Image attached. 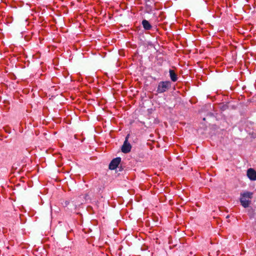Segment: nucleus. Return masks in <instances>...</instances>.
<instances>
[{
  "label": "nucleus",
  "mask_w": 256,
  "mask_h": 256,
  "mask_svg": "<svg viewBox=\"0 0 256 256\" xmlns=\"http://www.w3.org/2000/svg\"><path fill=\"white\" fill-rule=\"evenodd\" d=\"M170 87V82L168 81L161 82L158 84L157 92L162 93L166 91Z\"/></svg>",
  "instance_id": "f257e3e1"
},
{
  "label": "nucleus",
  "mask_w": 256,
  "mask_h": 256,
  "mask_svg": "<svg viewBox=\"0 0 256 256\" xmlns=\"http://www.w3.org/2000/svg\"><path fill=\"white\" fill-rule=\"evenodd\" d=\"M129 138V134L127 135L126 137L124 143L122 147V151L124 153H128L130 151L132 146L128 142V139Z\"/></svg>",
  "instance_id": "f03ea898"
},
{
  "label": "nucleus",
  "mask_w": 256,
  "mask_h": 256,
  "mask_svg": "<svg viewBox=\"0 0 256 256\" xmlns=\"http://www.w3.org/2000/svg\"><path fill=\"white\" fill-rule=\"evenodd\" d=\"M121 158H116L113 159L109 164V168L110 170L116 169L119 164L120 163Z\"/></svg>",
  "instance_id": "7ed1b4c3"
},
{
  "label": "nucleus",
  "mask_w": 256,
  "mask_h": 256,
  "mask_svg": "<svg viewBox=\"0 0 256 256\" xmlns=\"http://www.w3.org/2000/svg\"><path fill=\"white\" fill-rule=\"evenodd\" d=\"M247 176L250 180H256V171L254 169L252 168L248 169L247 171Z\"/></svg>",
  "instance_id": "20e7f679"
},
{
  "label": "nucleus",
  "mask_w": 256,
  "mask_h": 256,
  "mask_svg": "<svg viewBox=\"0 0 256 256\" xmlns=\"http://www.w3.org/2000/svg\"><path fill=\"white\" fill-rule=\"evenodd\" d=\"M240 202L241 204L244 207V208H248L249 206L250 201L248 200L247 198H245L242 197L240 199Z\"/></svg>",
  "instance_id": "39448f33"
},
{
  "label": "nucleus",
  "mask_w": 256,
  "mask_h": 256,
  "mask_svg": "<svg viewBox=\"0 0 256 256\" xmlns=\"http://www.w3.org/2000/svg\"><path fill=\"white\" fill-rule=\"evenodd\" d=\"M142 24L144 28L146 30H150L152 28V26L149 23V22L146 20H142Z\"/></svg>",
  "instance_id": "423d86ee"
},
{
  "label": "nucleus",
  "mask_w": 256,
  "mask_h": 256,
  "mask_svg": "<svg viewBox=\"0 0 256 256\" xmlns=\"http://www.w3.org/2000/svg\"><path fill=\"white\" fill-rule=\"evenodd\" d=\"M170 78L173 82H176L177 80L176 75L172 70H170Z\"/></svg>",
  "instance_id": "0eeeda50"
},
{
  "label": "nucleus",
  "mask_w": 256,
  "mask_h": 256,
  "mask_svg": "<svg viewBox=\"0 0 256 256\" xmlns=\"http://www.w3.org/2000/svg\"><path fill=\"white\" fill-rule=\"evenodd\" d=\"M252 194L250 192H245L241 194V196L245 198H246L249 199L252 198Z\"/></svg>",
  "instance_id": "6e6552de"
}]
</instances>
